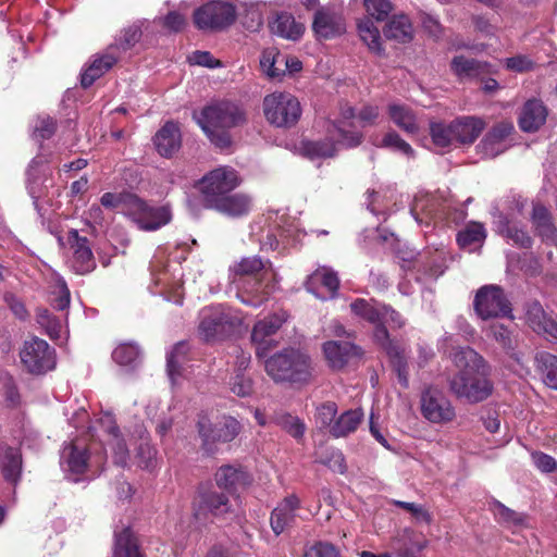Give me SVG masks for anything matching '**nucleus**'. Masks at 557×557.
Returning <instances> with one entry per match:
<instances>
[{"mask_svg": "<svg viewBox=\"0 0 557 557\" xmlns=\"http://www.w3.org/2000/svg\"><path fill=\"white\" fill-rule=\"evenodd\" d=\"M453 362L457 372L448 380L451 394L469 404L482 403L492 395L491 369L479 352L469 346L460 347L454 351Z\"/></svg>", "mask_w": 557, "mask_h": 557, "instance_id": "obj_1", "label": "nucleus"}, {"mask_svg": "<svg viewBox=\"0 0 557 557\" xmlns=\"http://www.w3.org/2000/svg\"><path fill=\"white\" fill-rule=\"evenodd\" d=\"M374 299L356 298L350 302V311L358 318L367 321L374 326L373 341L387 355L393 370L396 372L399 384L407 388L409 385L408 362L405 356V349L392 338L387 326L381 321L382 304L374 306Z\"/></svg>", "mask_w": 557, "mask_h": 557, "instance_id": "obj_2", "label": "nucleus"}, {"mask_svg": "<svg viewBox=\"0 0 557 557\" xmlns=\"http://www.w3.org/2000/svg\"><path fill=\"white\" fill-rule=\"evenodd\" d=\"M264 369L275 383L307 384L312 377L309 356L294 348L271 356L265 360Z\"/></svg>", "mask_w": 557, "mask_h": 557, "instance_id": "obj_3", "label": "nucleus"}, {"mask_svg": "<svg viewBox=\"0 0 557 557\" xmlns=\"http://www.w3.org/2000/svg\"><path fill=\"white\" fill-rule=\"evenodd\" d=\"M263 269L264 262L257 256L245 257L231 268L234 283H239L245 277L253 280L251 288L244 287L243 290L237 293V297L243 304L257 308L269 299L272 287L262 285Z\"/></svg>", "mask_w": 557, "mask_h": 557, "instance_id": "obj_4", "label": "nucleus"}, {"mask_svg": "<svg viewBox=\"0 0 557 557\" xmlns=\"http://www.w3.org/2000/svg\"><path fill=\"white\" fill-rule=\"evenodd\" d=\"M242 184L238 172L228 165L215 168L195 183L205 209H210L228 191H234Z\"/></svg>", "mask_w": 557, "mask_h": 557, "instance_id": "obj_5", "label": "nucleus"}, {"mask_svg": "<svg viewBox=\"0 0 557 557\" xmlns=\"http://www.w3.org/2000/svg\"><path fill=\"white\" fill-rule=\"evenodd\" d=\"M265 120L275 127L295 126L302 113L299 100L289 92L275 91L267 95L262 102Z\"/></svg>", "mask_w": 557, "mask_h": 557, "instance_id": "obj_6", "label": "nucleus"}, {"mask_svg": "<svg viewBox=\"0 0 557 557\" xmlns=\"http://www.w3.org/2000/svg\"><path fill=\"white\" fill-rule=\"evenodd\" d=\"M243 323V317L230 308L222 306L205 309L198 332L206 342L223 339L230 336Z\"/></svg>", "mask_w": 557, "mask_h": 557, "instance_id": "obj_7", "label": "nucleus"}, {"mask_svg": "<svg viewBox=\"0 0 557 557\" xmlns=\"http://www.w3.org/2000/svg\"><path fill=\"white\" fill-rule=\"evenodd\" d=\"M242 425L233 417H224L222 421L212 423L207 416H199L197 431L201 438V448L207 455L216 451V443H230L240 433Z\"/></svg>", "mask_w": 557, "mask_h": 557, "instance_id": "obj_8", "label": "nucleus"}, {"mask_svg": "<svg viewBox=\"0 0 557 557\" xmlns=\"http://www.w3.org/2000/svg\"><path fill=\"white\" fill-rule=\"evenodd\" d=\"M473 308L482 320L513 318L511 302L498 285L480 287L474 296Z\"/></svg>", "mask_w": 557, "mask_h": 557, "instance_id": "obj_9", "label": "nucleus"}, {"mask_svg": "<svg viewBox=\"0 0 557 557\" xmlns=\"http://www.w3.org/2000/svg\"><path fill=\"white\" fill-rule=\"evenodd\" d=\"M193 18L198 29L219 32L235 22L236 8L228 2L210 1L196 9Z\"/></svg>", "mask_w": 557, "mask_h": 557, "instance_id": "obj_10", "label": "nucleus"}, {"mask_svg": "<svg viewBox=\"0 0 557 557\" xmlns=\"http://www.w3.org/2000/svg\"><path fill=\"white\" fill-rule=\"evenodd\" d=\"M247 115L244 108L230 100H221L206 106L201 112L198 123H205L207 127L220 126L233 128L245 125Z\"/></svg>", "mask_w": 557, "mask_h": 557, "instance_id": "obj_11", "label": "nucleus"}, {"mask_svg": "<svg viewBox=\"0 0 557 557\" xmlns=\"http://www.w3.org/2000/svg\"><path fill=\"white\" fill-rule=\"evenodd\" d=\"M20 358L24 368L32 374H45L55 368V350L37 336L24 342Z\"/></svg>", "mask_w": 557, "mask_h": 557, "instance_id": "obj_12", "label": "nucleus"}, {"mask_svg": "<svg viewBox=\"0 0 557 557\" xmlns=\"http://www.w3.org/2000/svg\"><path fill=\"white\" fill-rule=\"evenodd\" d=\"M63 458L71 473L83 474L89 465L101 471L107 462V451L101 444H91L86 448L72 442L65 446Z\"/></svg>", "mask_w": 557, "mask_h": 557, "instance_id": "obj_13", "label": "nucleus"}, {"mask_svg": "<svg viewBox=\"0 0 557 557\" xmlns=\"http://www.w3.org/2000/svg\"><path fill=\"white\" fill-rule=\"evenodd\" d=\"M128 199L129 210L127 215L143 231H157L166 225L172 219L171 211L166 206H150L137 195Z\"/></svg>", "mask_w": 557, "mask_h": 557, "instance_id": "obj_14", "label": "nucleus"}, {"mask_svg": "<svg viewBox=\"0 0 557 557\" xmlns=\"http://www.w3.org/2000/svg\"><path fill=\"white\" fill-rule=\"evenodd\" d=\"M421 413L431 423L445 424L456 418L451 401L444 392L435 386H428L421 394Z\"/></svg>", "mask_w": 557, "mask_h": 557, "instance_id": "obj_15", "label": "nucleus"}, {"mask_svg": "<svg viewBox=\"0 0 557 557\" xmlns=\"http://www.w3.org/2000/svg\"><path fill=\"white\" fill-rule=\"evenodd\" d=\"M527 325L547 342L557 345V314L546 311L539 300L528 301L524 306Z\"/></svg>", "mask_w": 557, "mask_h": 557, "instance_id": "obj_16", "label": "nucleus"}, {"mask_svg": "<svg viewBox=\"0 0 557 557\" xmlns=\"http://www.w3.org/2000/svg\"><path fill=\"white\" fill-rule=\"evenodd\" d=\"M285 311L275 312L256 322L251 331V342L256 346V356L263 358L272 348L271 336L274 335L286 322Z\"/></svg>", "mask_w": 557, "mask_h": 557, "instance_id": "obj_17", "label": "nucleus"}, {"mask_svg": "<svg viewBox=\"0 0 557 557\" xmlns=\"http://www.w3.org/2000/svg\"><path fill=\"white\" fill-rule=\"evenodd\" d=\"M301 507L302 500L295 493L287 494L276 504L270 513V527L275 536L295 525Z\"/></svg>", "mask_w": 557, "mask_h": 557, "instance_id": "obj_18", "label": "nucleus"}, {"mask_svg": "<svg viewBox=\"0 0 557 557\" xmlns=\"http://www.w3.org/2000/svg\"><path fill=\"white\" fill-rule=\"evenodd\" d=\"M312 30L320 40H329L346 32L343 14L333 8H319L313 15Z\"/></svg>", "mask_w": 557, "mask_h": 557, "instance_id": "obj_19", "label": "nucleus"}, {"mask_svg": "<svg viewBox=\"0 0 557 557\" xmlns=\"http://www.w3.org/2000/svg\"><path fill=\"white\" fill-rule=\"evenodd\" d=\"M67 243L73 252L72 268L75 273L85 275L92 272L97 263L89 239L81 236L77 230L72 228L67 233Z\"/></svg>", "mask_w": 557, "mask_h": 557, "instance_id": "obj_20", "label": "nucleus"}, {"mask_svg": "<svg viewBox=\"0 0 557 557\" xmlns=\"http://www.w3.org/2000/svg\"><path fill=\"white\" fill-rule=\"evenodd\" d=\"M323 354L333 370H342L352 360L360 359L363 350L360 346L346 341H329L323 344Z\"/></svg>", "mask_w": 557, "mask_h": 557, "instance_id": "obj_21", "label": "nucleus"}, {"mask_svg": "<svg viewBox=\"0 0 557 557\" xmlns=\"http://www.w3.org/2000/svg\"><path fill=\"white\" fill-rule=\"evenodd\" d=\"M534 234L544 244L557 245V227L550 210L540 201L532 202L530 216Z\"/></svg>", "mask_w": 557, "mask_h": 557, "instance_id": "obj_22", "label": "nucleus"}, {"mask_svg": "<svg viewBox=\"0 0 557 557\" xmlns=\"http://www.w3.org/2000/svg\"><path fill=\"white\" fill-rule=\"evenodd\" d=\"M548 116V109L541 99L532 98L527 100L520 109L518 125L524 133H535L545 123Z\"/></svg>", "mask_w": 557, "mask_h": 557, "instance_id": "obj_23", "label": "nucleus"}, {"mask_svg": "<svg viewBox=\"0 0 557 557\" xmlns=\"http://www.w3.org/2000/svg\"><path fill=\"white\" fill-rule=\"evenodd\" d=\"M215 482L219 487L233 494L249 486L252 482V476L240 465H225L215 472Z\"/></svg>", "mask_w": 557, "mask_h": 557, "instance_id": "obj_24", "label": "nucleus"}, {"mask_svg": "<svg viewBox=\"0 0 557 557\" xmlns=\"http://www.w3.org/2000/svg\"><path fill=\"white\" fill-rule=\"evenodd\" d=\"M252 199L245 193L228 191L209 210L216 211L232 219H239L250 213Z\"/></svg>", "mask_w": 557, "mask_h": 557, "instance_id": "obj_25", "label": "nucleus"}, {"mask_svg": "<svg viewBox=\"0 0 557 557\" xmlns=\"http://www.w3.org/2000/svg\"><path fill=\"white\" fill-rule=\"evenodd\" d=\"M112 557H147L139 537L131 527L114 531Z\"/></svg>", "mask_w": 557, "mask_h": 557, "instance_id": "obj_26", "label": "nucleus"}, {"mask_svg": "<svg viewBox=\"0 0 557 557\" xmlns=\"http://www.w3.org/2000/svg\"><path fill=\"white\" fill-rule=\"evenodd\" d=\"M153 144L158 153L171 158L182 145L181 131L173 121H168L154 135Z\"/></svg>", "mask_w": 557, "mask_h": 557, "instance_id": "obj_27", "label": "nucleus"}, {"mask_svg": "<svg viewBox=\"0 0 557 557\" xmlns=\"http://www.w3.org/2000/svg\"><path fill=\"white\" fill-rule=\"evenodd\" d=\"M456 144L472 145L485 128V122L478 116H460L451 121Z\"/></svg>", "mask_w": 557, "mask_h": 557, "instance_id": "obj_28", "label": "nucleus"}, {"mask_svg": "<svg viewBox=\"0 0 557 557\" xmlns=\"http://www.w3.org/2000/svg\"><path fill=\"white\" fill-rule=\"evenodd\" d=\"M450 69L460 82L482 78L490 74L487 63L463 55L454 57Z\"/></svg>", "mask_w": 557, "mask_h": 557, "instance_id": "obj_29", "label": "nucleus"}, {"mask_svg": "<svg viewBox=\"0 0 557 557\" xmlns=\"http://www.w3.org/2000/svg\"><path fill=\"white\" fill-rule=\"evenodd\" d=\"M0 470L5 481L16 484L22 474V455L18 449L0 444Z\"/></svg>", "mask_w": 557, "mask_h": 557, "instance_id": "obj_30", "label": "nucleus"}, {"mask_svg": "<svg viewBox=\"0 0 557 557\" xmlns=\"http://www.w3.org/2000/svg\"><path fill=\"white\" fill-rule=\"evenodd\" d=\"M101 423L104 425L106 432L112 436L110 445L113 451V462L116 466L125 467L129 458V451L124 438L122 437L119 425L110 414H107L104 419H101Z\"/></svg>", "mask_w": 557, "mask_h": 557, "instance_id": "obj_31", "label": "nucleus"}, {"mask_svg": "<svg viewBox=\"0 0 557 557\" xmlns=\"http://www.w3.org/2000/svg\"><path fill=\"white\" fill-rule=\"evenodd\" d=\"M300 154L311 161L333 158L337 153L336 143L330 138L319 140L304 139L299 146Z\"/></svg>", "mask_w": 557, "mask_h": 557, "instance_id": "obj_32", "label": "nucleus"}, {"mask_svg": "<svg viewBox=\"0 0 557 557\" xmlns=\"http://www.w3.org/2000/svg\"><path fill=\"white\" fill-rule=\"evenodd\" d=\"M270 27L273 34L289 40H298L305 32L304 24L286 12L277 14Z\"/></svg>", "mask_w": 557, "mask_h": 557, "instance_id": "obj_33", "label": "nucleus"}, {"mask_svg": "<svg viewBox=\"0 0 557 557\" xmlns=\"http://www.w3.org/2000/svg\"><path fill=\"white\" fill-rule=\"evenodd\" d=\"M383 33L387 39L407 44L413 38L412 23L406 14L394 15L384 27Z\"/></svg>", "mask_w": 557, "mask_h": 557, "instance_id": "obj_34", "label": "nucleus"}, {"mask_svg": "<svg viewBox=\"0 0 557 557\" xmlns=\"http://www.w3.org/2000/svg\"><path fill=\"white\" fill-rule=\"evenodd\" d=\"M536 370L541 373L544 384L557 391V356L548 351H539L534 357Z\"/></svg>", "mask_w": 557, "mask_h": 557, "instance_id": "obj_35", "label": "nucleus"}, {"mask_svg": "<svg viewBox=\"0 0 557 557\" xmlns=\"http://www.w3.org/2000/svg\"><path fill=\"white\" fill-rule=\"evenodd\" d=\"M363 419L361 409H350L343 412L330 428L333 437H344L354 433Z\"/></svg>", "mask_w": 557, "mask_h": 557, "instance_id": "obj_36", "label": "nucleus"}, {"mask_svg": "<svg viewBox=\"0 0 557 557\" xmlns=\"http://www.w3.org/2000/svg\"><path fill=\"white\" fill-rule=\"evenodd\" d=\"M388 115L391 120L405 133L417 134L419 126L414 112L405 104H389Z\"/></svg>", "mask_w": 557, "mask_h": 557, "instance_id": "obj_37", "label": "nucleus"}, {"mask_svg": "<svg viewBox=\"0 0 557 557\" xmlns=\"http://www.w3.org/2000/svg\"><path fill=\"white\" fill-rule=\"evenodd\" d=\"M357 28L361 40L368 46L371 52L377 55L384 54L380 30L371 18H360L357 23Z\"/></svg>", "mask_w": 557, "mask_h": 557, "instance_id": "obj_38", "label": "nucleus"}, {"mask_svg": "<svg viewBox=\"0 0 557 557\" xmlns=\"http://www.w3.org/2000/svg\"><path fill=\"white\" fill-rule=\"evenodd\" d=\"M486 238V230L482 223L470 222L456 236L457 244L462 249L472 250L481 246Z\"/></svg>", "mask_w": 557, "mask_h": 557, "instance_id": "obj_39", "label": "nucleus"}, {"mask_svg": "<svg viewBox=\"0 0 557 557\" xmlns=\"http://www.w3.org/2000/svg\"><path fill=\"white\" fill-rule=\"evenodd\" d=\"M198 497L200 508L208 510L213 516H223L231 509L230 499L224 493L205 491L200 492Z\"/></svg>", "mask_w": 557, "mask_h": 557, "instance_id": "obj_40", "label": "nucleus"}, {"mask_svg": "<svg viewBox=\"0 0 557 557\" xmlns=\"http://www.w3.org/2000/svg\"><path fill=\"white\" fill-rule=\"evenodd\" d=\"M317 284L324 286L330 295L334 297L339 288V278L332 269L322 267L317 269L307 280V289L313 292Z\"/></svg>", "mask_w": 557, "mask_h": 557, "instance_id": "obj_41", "label": "nucleus"}, {"mask_svg": "<svg viewBox=\"0 0 557 557\" xmlns=\"http://www.w3.org/2000/svg\"><path fill=\"white\" fill-rule=\"evenodd\" d=\"M490 509L494 513L495 519L506 525L523 527L529 518L527 513L518 512L497 499H493L490 504Z\"/></svg>", "mask_w": 557, "mask_h": 557, "instance_id": "obj_42", "label": "nucleus"}, {"mask_svg": "<svg viewBox=\"0 0 557 557\" xmlns=\"http://www.w3.org/2000/svg\"><path fill=\"white\" fill-rule=\"evenodd\" d=\"M513 131V125L508 121H500L485 134L481 144L487 152H494V146L503 143Z\"/></svg>", "mask_w": 557, "mask_h": 557, "instance_id": "obj_43", "label": "nucleus"}, {"mask_svg": "<svg viewBox=\"0 0 557 557\" xmlns=\"http://www.w3.org/2000/svg\"><path fill=\"white\" fill-rule=\"evenodd\" d=\"M190 346L188 342H178L166 357V369L169 375L173 379L180 375L183 369V363L187 360Z\"/></svg>", "mask_w": 557, "mask_h": 557, "instance_id": "obj_44", "label": "nucleus"}, {"mask_svg": "<svg viewBox=\"0 0 557 557\" xmlns=\"http://www.w3.org/2000/svg\"><path fill=\"white\" fill-rule=\"evenodd\" d=\"M141 36L143 32L140 25L133 24L124 27L115 39V44H112L109 47H116V53H120L121 58L122 53L132 49L140 40Z\"/></svg>", "mask_w": 557, "mask_h": 557, "instance_id": "obj_45", "label": "nucleus"}, {"mask_svg": "<svg viewBox=\"0 0 557 557\" xmlns=\"http://www.w3.org/2000/svg\"><path fill=\"white\" fill-rule=\"evenodd\" d=\"M454 128L451 122L445 124L443 122H431L430 123V136L432 143L440 148H447L456 144L455 135L453 134Z\"/></svg>", "mask_w": 557, "mask_h": 557, "instance_id": "obj_46", "label": "nucleus"}, {"mask_svg": "<svg viewBox=\"0 0 557 557\" xmlns=\"http://www.w3.org/2000/svg\"><path fill=\"white\" fill-rule=\"evenodd\" d=\"M500 233L520 248L530 249L533 246V238L529 233L509 221L502 225Z\"/></svg>", "mask_w": 557, "mask_h": 557, "instance_id": "obj_47", "label": "nucleus"}, {"mask_svg": "<svg viewBox=\"0 0 557 557\" xmlns=\"http://www.w3.org/2000/svg\"><path fill=\"white\" fill-rule=\"evenodd\" d=\"M363 7L368 14L366 17L376 22L385 21L394 10L389 0H363Z\"/></svg>", "mask_w": 557, "mask_h": 557, "instance_id": "obj_48", "label": "nucleus"}, {"mask_svg": "<svg viewBox=\"0 0 557 557\" xmlns=\"http://www.w3.org/2000/svg\"><path fill=\"white\" fill-rule=\"evenodd\" d=\"M200 127L205 132V134L208 136L210 141L220 149H226L230 148L232 145V136L230 134L231 128H222L220 126H212L207 127L205 123H199Z\"/></svg>", "mask_w": 557, "mask_h": 557, "instance_id": "obj_49", "label": "nucleus"}, {"mask_svg": "<svg viewBox=\"0 0 557 557\" xmlns=\"http://www.w3.org/2000/svg\"><path fill=\"white\" fill-rule=\"evenodd\" d=\"M36 321L46 329L50 336L59 335L61 331V322L48 309L38 308L36 310Z\"/></svg>", "mask_w": 557, "mask_h": 557, "instance_id": "obj_50", "label": "nucleus"}, {"mask_svg": "<svg viewBox=\"0 0 557 557\" xmlns=\"http://www.w3.org/2000/svg\"><path fill=\"white\" fill-rule=\"evenodd\" d=\"M231 391L238 397H249L253 393L252 379L245 373L236 372L231 380Z\"/></svg>", "mask_w": 557, "mask_h": 557, "instance_id": "obj_51", "label": "nucleus"}, {"mask_svg": "<svg viewBox=\"0 0 557 557\" xmlns=\"http://www.w3.org/2000/svg\"><path fill=\"white\" fill-rule=\"evenodd\" d=\"M138 347L133 344H121L112 352V359L121 364L128 366L138 357Z\"/></svg>", "mask_w": 557, "mask_h": 557, "instance_id": "obj_52", "label": "nucleus"}, {"mask_svg": "<svg viewBox=\"0 0 557 557\" xmlns=\"http://www.w3.org/2000/svg\"><path fill=\"white\" fill-rule=\"evenodd\" d=\"M135 194L131 193H121V194H114V193H104L101 198L100 202L101 205L107 209H115L120 206H123L125 209V213H128L129 210V197H135Z\"/></svg>", "mask_w": 557, "mask_h": 557, "instance_id": "obj_53", "label": "nucleus"}, {"mask_svg": "<svg viewBox=\"0 0 557 557\" xmlns=\"http://www.w3.org/2000/svg\"><path fill=\"white\" fill-rule=\"evenodd\" d=\"M120 53H116V47H108L102 54L97 55L91 63L104 75L120 60Z\"/></svg>", "mask_w": 557, "mask_h": 557, "instance_id": "obj_54", "label": "nucleus"}, {"mask_svg": "<svg viewBox=\"0 0 557 557\" xmlns=\"http://www.w3.org/2000/svg\"><path fill=\"white\" fill-rule=\"evenodd\" d=\"M382 147L389 148L394 151H399L406 156L413 154V149L411 146L394 131L384 135L382 139Z\"/></svg>", "mask_w": 557, "mask_h": 557, "instance_id": "obj_55", "label": "nucleus"}, {"mask_svg": "<svg viewBox=\"0 0 557 557\" xmlns=\"http://www.w3.org/2000/svg\"><path fill=\"white\" fill-rule=\"evenodd\" d=\"M284 55H282L278 52L274 51H264L262 53V58L260 60V65L263 70V72L270 77V78H281L282 73L274 70V65L277 63H283Z\"/></svg>", "mask_w": 557, "mask_h": 557, "instance_id": "obj_56", "label": "nucleus"}, {"mask_svg": "<svg viewBox=\"0 0 557 557\" xmlns=\"http://www.w3.org/2000/svg\"><path fill=\"white\" fill-rule=\"evenodd\" d=\"M304 557H342L338 548L329 542H315L306 550Z\"/></svg>", "mask_w": 557, "mask_h": 557, "instance_id": "obj_57", "label": "nucleus"}, {"mask_svg": "<svg viewBox=\"0 0 557 557\" xmlns=\"http://www.w3.org/2000/svg\"><path fill=\"white\" fill-rule=\"evenodd\" d=\"M57 131V122L50 116L39 117L34 127V136L45 140L51 138Z\"/></svg>", "mask_w": 557, "mask_h": 557, "instance_id": "obj_58", "label": "nucleus"}, {"mask_svg": "<svg viewBox=\"0 0 557 557\" xmlns=\"http://www.w3.org/2000/svg\"><path fill=\"white\" fill-rule=\"evenodd\" d=\"M493 338L506 350H512L515 348V342L511 336V332L504 324H493L490 327Z\"/></svg>", "mask_w": 557, "mask_h": 557, "instance_id": "obj_59", "label": "nucleus"}, {"mask_svg": "<svg viewBox=\"0 0 557 557\" xmlns=\"http://www.w3.org/2000/svg\"><path fill=\"white\" fill-rule=\"evenodd\" d=\"M394 505L400 509H404L412 515V517L418 521H423L428 524L432 522L431 513L423 508V506L418 505L416 503L395 500Z\"/></svg>", "mask_w": 557, "mask_h": 557, "instance_id": "obj_60", "label": "nucleus"}, {"mask_svg": "<svg viewBox=\"0 0 557 557\" xmlns=\"http://www.w3.org/2000/svg\"><path fill=\"white\" fill-rule=\"evenodd\" d=\"M381 321L388 324L392 329H401L406 324L405 318L391 305L382 304Z\"/></svg>", "mask_w": 557, "mask_h": 557, "instance_id": "obj_61", "label": "nucleus"}, {"mask_svg": "<svg viewBox=\"0 0 557 557\" xmlns=\"http://www.w3.org/2000/svg\"><path fill=\"white\" fill-rule=\"evenodd\" d=\"M531 458L535 467L544 473H552L557 469L555 458L543 451H533Z\"/></svg>", "mask_w": 557, "mask_h": 557, "instance_id": "obj_62", "label": "nucleus"}, {"mask_svg": "<svg viewBox=\"0 0 557 557\" xmlns=\"http://www.w3.org/2000/svg\"><path fill=\"white\" fill-rule=\"evenodd\" d=\"M188 62L190 64H196L200 66H206L209 69H214L221 66V61L215 59L209 51H194L188 57Z\"/></svg>", "mask_w": 557, "mask_h": 557, "instance_id": "obj_63", "label": "nucleus"}, {"mask_svg": "<svg viewBox=\"0 0 557 557\" xmlns=\"http://www.w3.org/2000/svg\"><path fill=\"white\" fill-rule=\"evenodd\" d=\"M334 127L337 129L341 141L348 148H355L361 145L363 135L360 132L347 131L339 124L334 123Z\"/></svg>", "mask_w": 557, "mask_h": 557, "instance_id": "obj_64", "label": "nucleus"}]
</instances>
